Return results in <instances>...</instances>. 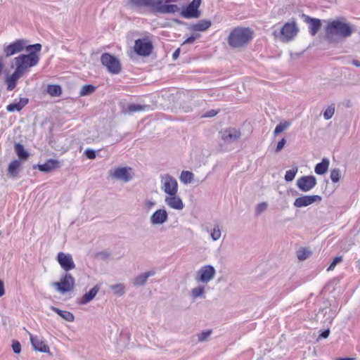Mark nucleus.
I'll return each instance as SVG.
<instances>
[{
  "instance_id": "obj_26",
  "label": "nucleus",
  "mask_w": 360,
  "mask_h": 360,
  "mask_svg": "<svg viewBox=\"0 0 360 360\" xmlns=\"http://www.w3.org/2000/svg\"><path fill=\"white\" fill-rule=\"evenodd\" d=\"M212 23L210 20H201L195 24L191 25L190 27V30L193 31L203 32L208 30L210 27Z\"/></svg>"
},
{
  "instance_id": "obj_47",
  "label": "nucleus",
  "mask_w": 360,
  "mask_h": 360,
  "mask_svg": "<svg viewBox=\"0 0 360 360\" xmlns=\"http://www.w3.org/2000/svg\"><path fill=\"white\" fill-rule=\"evenodd\" d=\"M268 204L266 202L259 203L255 207V212L257 214H260L266 210Z\"/></svg>"
},
{
  "instance_id": "obj_17",
  "label": "nucleus",
  "mask_w": 360,
  "mask_h": 360,
  "mask_svg": "<svg viewBox=\"0 0 360 360\" xmlns=\"http://www.w3.org/2000/svg\"><path fill=\"white\" fill-rule=\"evenodd\" d=\"M165 202L169 208L173 210H182L184 207V204L177 193L173 195H166Z\"/></svg>"
},
{
  "instance_id": "obj_45",
  "label": "nucleus",
  "mask_w": 360,
  "mask_h": 360,
  "mask_svg": "<svg viewBox=\"0 0 360 360\" xmlns=\"http://www.w3.org/2000/svg\"><path fill=\"white\" fill-rule=\"evenodd\" d=\"M310 254H311L310 251H309L306 249H302V250H300L299 251H297V256L300 260H304L309 257Z\"/></svg>"
},
{
  "instance_id": "obj_21",
  "label": "nucleus",
  "mask_w": 360,
  "mask_h": 360,
  "mask_svg": "<svg viewBox=\"0 0 360 360\" xmlns=\"http://www.w3.org/2000/svg\"><path fill=\"white\" fill-rule=\"evenodd\" d=\"M29 99L27 98H20L19 101L16 99L12 103L6 106V110L9 112H20L28 103Z\"/></svg>"
},
{
  "instance_id": "obj_61",
  "label": "nucleus",
  "mask_w": 360,
  "mask_h": 360,
  "mask_svg": "<svg viewBox=\"0 0 360 360\" xmlns=\"http://www.w3.org/2000/svg\"><path fill=\"white\" fill-rule=\"evenodd\" d=\"M179 0H165V3L169 4L172 2H177Z\"/></svg>"
},
{
  "instance_id": "obj_50",
  "label": "nucleus",
  "mask_w": 360,
  "mask_h": 360,
  "mask_svg": "<svg viewBox=\"0 0 360 360\" xmlns=\"http://www.w3.org/2000/svg\"><path fill=\"white\" fill-rule=\"evenodd\" d=\"M12 349L14 353L20 354L21 352V345L18 341H13L12 343Z\"/></svg>"
},
{
  "instance_id": "obj_44",
  "label": "nucleus",
  "mask_w": 360,
  "mask_h": 360,
  "mask_svg": "<svg viewBox=\"0 0 360 360\" xmlns=\"http://www.w3.org/2000/svg\"><path fill=\"white\" fill-rule=\"evenodd\" d=\"M335 113V104H331L328 106V108L325 110L323 112V117L325 120H330Z\"/></svg>"
},
{
  "instance_id": "obj_36",
  "label": "nucleus",
  "mask_w": 360,
  "mask_h": 360,
  "mask_svg": "<svg viewBox=\"0 0 360 360\" xmlns=\"http://www.w3.org/2000/svg\"><path fill=\"white\" fill-rule=\"evenodd\" d=\"M194 174L189 171H182L180 175V181L185 184L191 183L193 179Z\"/></svg>"
},
{
  "instance_id": "obj_29",
  "label": "nucleus",
  "mask_w": 360,
  "mask_h": 360,
  "mask_svg": "<svg viewBox=\"0 0 360 360\" xmlns=\"http://www.w3.org/2000/svg\"><path fill=\"white\" fill-rule=\"evenodd\" d=\"M329 167V160L327 158H323L320 163H318L314 169L316 174L321 175L325 174Z\"/></svg>"
},
{
  "instance_id": "obj_25",
  "label": "nucleus",
  "mask_w": 360,
  "mask_h": 360,
  "mask_svg": "<svg viewBox=\"0 0 360 360\" xmlns=\"http://www.w3.org/2000/svg\"><path fill=\"white\" fill-rule=\"evenodd\" d=\"M100 290V287L98 285H95L93 288H91L88 292L85 293L80 302L79 304H86L91 302L96 295L98 292Z\"/></svg>"
},
{
  "instance_id": "obj_40",
  "label": "nucleus",
  "mask_w": 360,
  "mask_h": 360,
  "mask_svg": "<svg viewBox=\"0 0 360 360\" xmlns=\"http://www.w3.org/2000/svg\"><path fill=\"white\" fill-rule=\"evenodd\" d=\"M110 288L113 291L114 294L121 296L125 293V287L122 283L112 285Z\"/></svg>"
},
{
  "instance_id": "obj_27",
  "label": "nucleus",
  "mask_w": 360,
  "mask_h": 360,
  "mask_svg": "<svg viewBox=\"0 0 360 360\" xmlns=\"http://www.w3.org/2000/svg\"><path fill=\"white\" fill-rule=\"evenodd\" d=\"M205 286L202 285H198V286L191 289L190 292V297L193 300H196L198 298H205Z\"/></svg>"
},
{
  "instance_id": "obj_8",
  "label": "nucleus",
  "mask_w": 360,
  "mask_h": 360,
  "mask_svg": "<svg viewBox=\"0 0 360 360\" xmlns=\"http://www.w3.org/2000/svg\"><path fill=\"white\" fill-rule=\"evenodd\" d=\"M101 62L103 66H105L108 72L112 74L116 75L121 71V64L120 60L110 55L108 53L102 54L101 57Z\"/></svg>"
},
{
  "instance_id": "obj_18",
  "label": "nucleus",
  "mask_w": 360,
  "mask_h": 360,
  "mask_svg": "<svg viewBox=\"0 0 360 360\" xmlns=\"http://www.w3.org/2000/svg\"><path fill=\"white\" fill-rule=\"evenodd\" d=\"M29 336L32 346L34 349L40 352L50 354V349L44 342L39 338L37 336H34L32 333H29Z\"/></svg>"
},
{
  "instance_id": "obj_24",
  "label": "nucleus",
  "mask_w": 360,
  "mask_h": 360,
  "mask_svg": "<svg viewBox=\"0 0 360 360\" xmlns=\"http://www.w3.org/2000/svg\"><path fill=\"white\" fill-rule=\"evenodd\" d=\"M181 14L185 18H198L200 15L198 8L191 4H189L186 10L183 11Z\"/></svg>"
},
{
  "instance_id": "obj_55",
  "label": "nucleus",
  "mask_w": 360,
  "mask_h": 360,
  "mask_svg": "<svg viewBox=\"0 0 360 360\" xmlns=\"http://www.w3.org/2000/svg\"><path fill=\"white\" fill-rule=\"evenodd\" d=\"M217 114V112L214 110H210V111H207L205 114V117H214V115H216Z\"/></svg>"
},
{
  "instance_id": "obj_10",
  "label": "nucleus",
  "mask_w": 360,
  "mask_h": 360,
  "mask_svg": "<svg viewBox=\"0 0 360 360\" xmlns=\"http://www.w3.org/2000/svg\"><path fill=\"white\" fill-rule=\"evenodd\" d=\"M110 176L116 180L127 183L132 179V168L130 167H120L109 172Z\"/></svg>"
},
{
  "instance_id": "obj_32",
  "label": "nucleus",
  "mask_w": 360,
  "mask_h": 360,
  "mask_svg": "<svg viewBox=\"0 0 360 360\" xmlns=\"http://www.w3.org/2000/svg\"><path fill=\"white\" fill-rule=\"evenodd\" d=\"M20 167V161L18 160H15L12 161L8 167V174L13 176L15 177L18 175V169Z\"/></svg>"
},
{
  "instance_id": "obj_39",
  "label": "nucleus",
  "mask_w": 360,
  "mask_h": 360,
  "mask_svg": "<svg viewBox=\"0 0 360 360\" xmlns=\"http://www.w3.org/2000/svg\"><path fill=\"white\" fill-rule=\"evenodd\" d=\"M47 93L51 96H58L61 94V88L59 85L50 84L47 87Z\"/></svg>"
},
{
  "instance_id": "obj_7",
  "label": "nucleus",
  "mask_w": 360,
  "mask_h": 360,
  "mask_svg": "<svg viewBox=\"0 0 360 360\" xmlns=\"http://www.w3.org/2000/svg\"><path fill=\"white\" fill-rule=\"evenodd\" d=\"M161 190L166 195H173L178 193V183L176 179L166 174L160 176Z\"/></svg>"
},
{
  "instance_id": "obj_60",
  "label": "nucleus",
  "mask_w": 360,
  "mask_h": 360,
  "mask_svg": "<svg viewBox=\"0 0 360 360\" xmlns=\"http://www.w3.org/2000/svg\"><path fill=\"white\" fill-rule=\"evenodd\" d=\"M352 63L356 67H360V62L357 60H353Z\"/></svg>"
},
{
  "instance_id": "obj_31",
  "label": "nucleus",
  "mask_w": 360,
  "mask_h": 360,
  "mask_svg": "<svg viewBox=\"0 0 360 360\" xmlns=\"http://www.w3.org/2000/svg\"><path fill=\"white\" fill-rule=\"evenodd\" d=\"M149 109V105L132 103L128 105L127 112L129 114H132L137 112L148 110Z\"/></svg>"
},
{
  "instance_id": "obj_62",
  "label": "nucleus",
  "mask_w": 360,
  "mask_h": 360,
  "mask_svg": "<svg viewBox=\"0 0 360 360\" xmlns=\"http://www.w3.org/2000/svg\"><path fill=\"white\" fill-rule=\"evenodd\" d=\"M335 360H353V359L351 358H339V359H336Z\"/></svg>"
},
{
  "instance_id": "obj_11",
  "label": "nucleus",
  "mask_w": 360,
  "mask_h": 360,
  "mask_svg": "<svg viewBox=\"0 0 360 360\" xmlns=\"http://www.w3.org/2000/svg\"><path fill=\"white\" fill-rule=\"evenodd\" d=\"M75 285V279L70 274H66L60 282L53 283L52 285L62 294L71 291Z\"/></svg>"
},
{
  "instance_id": "obj_5",
  "label": "nucleus",
  "mask_w": 360,
  "mask_h": 360,
  "mask_svg": "<svg viewBox=\"0 0 360 360\" xmlns=\"http://www.w3.org/2000/svg\"><path fill=\"white\" fill-rule=\"evenodd\" d=\"M298 30L295 22L293 21L292 22H286L279 33L277 31H274L273 34L276 37L279 36L282 41H289L297 35Z\"/></svg>"
},
{
  "instance_id": "obj_28",
  "label": "nucleus",
  "mask_w": 360,
  "mask_h": 360,
  "mask_svg": "<svg viewBox=\"0 0 360 360\" xmlns=\"http://www.w3.org/2000/svg\"><path fill=\"white\" fill-rule=\"evenodd\" d=\"M179 11V8L177 5L175 4H163V1H162V5L160 8L159 13H174Z\"/></svg>"
},
{
  "instance_id": "obj_6",
  "label": "nucleus",
  "mask_w": 360,
  "mask_h": 360,
  "mask_svg": "<svg viewBox=\"0 0 360 360\" xmlns=\"http://www.w3.org/2000/svg\"><path fill=\"white\" fill-rule=\"evenodd\" d=\"M216 270L212 265H204L195 273V281L197 283L207 284L215 276Z\"/></svg>"
},
{
  "instance_id": "obj_19",
  "label": "nucleus",
  "mask_w": 360,
  "mask_h": 360,
  "mask_svg": "<svg viewBox=\"0 0 360 360\" xmlns=\"http://www.w3.org/2000/svg\"><path fill=\"white\" fill-rule=\"evenodd\" d=\"M24 75L22 72H21L16 68L14 72L11 75H7L6 77V83L7 84V89L8 91H12L14 89L17 84V81Z\"/></svg>"
},
{
  "instance_id": "obj_52",
  "label": "nucleus",
  "mask_w": 360,
  "mask_h": 360,
  "mask_svg": "<svg viewBox=\"0 0 360 360\" xmlns=\"http://www.w3.org/2000/svg\"><path fill=\"white\" fill-rule=\"evenodd\" d=\"M155 205V202L153 200H146L144 201V207L148 210L152 209Z\"/></svg>"
},
{
  "instance_id": "obj_38",
  "label": "nucleus",
  "mask_w": 360,
  "mask_h": 360,
  "mask_svg": "<svg viewBox=\"0 0 360 360\" xmlns=\"http://www.w3.org/2000/svg\"><path fill=\"white\" fill-rule=\"evenodd\" d=\"M95 89L96 87L94 86L91 84H85L82 86L79 94L80 96H88L94 93Z\"/></svg>"
},
{
  "instance_id": "obj_1",
  "label": "nucleus",
  "mask_w": 360,
  "mask_h": 360,
  "mask_svg": "<svg viewBox=\"0 0 360 360\" xmlns=\"http://www.w3.org/2000/svg\"><path fill=\"white\" fill-rule=\"evenodd\" d=\"M326 38L330 43H337L352 35L353 26L344 18L329 21L326 27Z\"/></svg>"
},
{
  "instance_id": "obj_54",
  "label": "nucleus",
  "mask_w": 360,
  "mask_h": 360,
  "mask_svg": "<svg viewBox=\"0 0 360 360\" xmlns=\"http://www.w3.org/2000/svg\"><path fill=\"white\" fill-rule=\"evenodd\" d=\"M330 334V330L329 329H326L323 331H322V333L320 334L319 337V339L320 338H327L328 337Z\"/></svg>"
},
{
  "instance_id": "obj_57",
  "label": "nucleus",
  "mask_w": 360,
  "mask_h": 360,
  "mask_svg": "<svg viewBox=\"0 0 360 360\" xmlns=\"http://www.w3.org/2000/svg\"><path fill=\"white\" fill-rule=\"evenodd\" d=\"M5 293L4 285L3 281L0 280V297L3 296Z\"/></svg>"
},
{
  "instance_id": "obj_4",
  "label": "nucleus",
  "mask_w": 360,
  "mask_h": 360,
  "mask_svg": "<svg viewBox=\"0 0 360 360\" xmlns=\"http://www.w3.org/2000/svg\"><path fill=\"white\" fill-rule=\"evenodd\" d=\"M30 44L25 39H17L8 44H4L2 49L3 54L1 56L9 58L12 56L22 52L23 51H27Z\"/></svg>"
},
{
  "instance_id": "obj_15",
  "label": "nucleus",
  "mask_w": 360,
  "mask_h": 360,
  "mask_svg": "<svg viewBox=\"0 0 360 360\" xmlns=\"http://www.w3.org/2000/svg\"><path fill=\"white\" fill-rule=\"evenodd\" d=\"M168 213L165 208L155 210L149 218L150 224L152 226H160L168 220Z\"/></svg>"
},
{
  "instance_id": "obj_37",
  "label": "nucleus",
  "mask_w": 360,
  "mask_h": 360,
  "mask_svg": "<svg viewBox=\"0 0 360 360\" xmlns=\"http://www.w3.org/2000/svg\"><path fill=\"white\" fill-rule=\"evenodd\" d=\"M292 123L290 121H284L280 122L275 128L274 134L275 136L283 132L284 130L287 129L290 126H291Z\"/></svg>"
},
{
  "instance_id": "obj_46",
  "label": "nucleus",
  "mask_w": 360,
  "mask_h": 360,
  "mask_svg": "<svg viewBox=\"0 0 360 360\" xmlns=\"http://www.w3.org/2000/svg\"><path fill=\"white\" fill-rule=\"evenodd\" d=\"M340 172L339 169H333L330 172V179L333 182L336 183L340 180Z\"/></svg>"
},
{
  "instance_id": "obj_23",
  "label": "nucleus",
  "mask_w": 360,
  "mask_h": 360,
  "mask_svg": "<svg viewBox=\"0 0 360 360\" xmlns=\"http://www.w3.org/2000/svg\"><path fill=\"white\" fill-rule=\"evenodd\" d=\"M309 23V31L312 36H315L319 30L321 23V20L317 18L306 17V20Z\"/></svg>"
},
{
  "instance_id": "obj_13",
  "label": "nucleus",
  "mask_w": 360,
  "mask_h": 360,
  "mask_svg": "<svg viewBox=\"0 0 360 360\" xmlns=\"http://www.w3.org/2000/svg\"><path fill=\"white\" fill-rule=\"evenodd\" d=\"M296 185L300 191L308 192L316 185V179L311 175L303 176L297 180Z\"/></svg>"
},
{
  "instance_id": "obj_41",
  "label": "nucleus",
  "mask_w": 360,
  "mask_h": 360,
  "mask_svg": "<svg viewBox=\"0 0 360 360\" xmlns=\"http://www.w3.org/2000/svg\"><path fill=\"white\" fill-rule=\"evenodd\" d=\"M221 236V231L219 225H214L213 229L210 232V237L212 240L216 241L218 240Z\"/></svg>"
},
{
  "instance_id": "obj_14",
  "label": "nucleus",
  "mask_w": 360,
  "mask_h": 360,
  "mask_svg": "<svg viewBox=\"0 0 360 360\" xmlns=\"http://www.w3.org/2000/svg\"><path fill=\"white\" fill-rule=\"evenodd\" d=\"M322 198L319 195H302L297 198L293 203L295 207L301 208L309 206L314 202H320Z\"/></svg>"
},
{
  "instance_id": "obj_34",
  "label": "nucleus",
  "mask_w": 360,
  "mask_h": 360,
  "mask_svg": "<svg viewBox=\"0 0 360 360\" xmlns=\"http://www.w3.org/2000/svg\"><path fill=\"white\" fill-rule=\"evenodd\" d=\"M126 6L131 8L146 7V0H128Z\"/></svg>"
},
{
  "instance_id": "obj_30",
  "label": "nucleus",
  "mask_w": 360,
  "mask_h": 360,
  "mask_svg": "<svg viewBox=\"0 0 360 360\" xmlns=\"http://www.w3.org/2000/svg\"><path fill=\"white\" fill-rule=\"evenodd\" d=\"M51 309L67 321L72 322L75 320L74 315L70 311H63L55 307H51Z\"/></svg>"
},
{
  "instance_id": "obj_16",
  "label": "nucleus",
  "mask_w": 360,
  "mask_h": 360,
  "mask_svg": "<svg viewBox=\"0 0 360 360\" xmlns=\"http://www.w3.org/2000/svg\"><path fill=\"white\" fill-rule=\"evenodd\" d=\"M57 261L60 265L61 268L65 271H70L75 268V264L73 262L72 255L60 252L57 255Z\"/></svg>"
},
{
  "instance_id": "obj_22",
  "label": "nucleus",
  "mask_w": 360,
  "mask_h": 360,
  "mask_svg": "<svg viewBox=\"0 0 360 360\" xmlns=\"http://www.w3.org/2000/svg\"><path fill=\"white\" fill-rule=\"evenodd\" d=\"M155 274V271H148L143 274H141L133 279L132 283L134 286H142L146 283L148 278L153 276Z\"/></svg>"
},
{
  "instance_id": "obj_42",
  "label": "nucleus",
  "mask_w": 360,
  "mask_h": 360,
  "mask_svg": "<svg viewBox=\"0 0 360 360\" xmlns=\"http://www.w3.org/2000/svg\"><path fill=\"white\" fill-rule=\"evenodd\" d=\"M297 172H298L297 167H294L291 169L288 170L285 174V177H284L285 180L287 182L292 181L295 179Z\"/></svg>"
},
{
  "instance_id": "obj_33",
  "label": "nucleus",
  "mask_w": 360,
  "mask_h": 360,
  "mask_svg": "<svg viewBox=\"0 0 360 360\" xmlns=\"http://www.w3.org/2000/svg\"><path fill=\"white\" fill-rule=\"evenodd\" d=\"M15 151L21 160H25L29 156V154L27 151L25 150L24 146L19 143L15 144Z\"/></svg>"
},
{
  "instance_id": "obj_43",
  "label": "nucleus",
  "mask_w": 360,
  "mask_h": 360,
  "mask_svg": "<svg viewBox=\"0 0 360 360\" xmlns=\"http://www.w3.org/2000/svg\"><path fill=\"white\" fill-rule=\"evenodd\" d=\"M212 331L211 330H203L201 333H200L199 334H198L197 336H198V341L200 342L207 341L212 334Z\"/></svg>"
},
{
  "instance_id": "obj_20",
  "label": "nucleus",
  "mask_w": 360,
  "mask_h": 360,
  "mask_svg": "<svg viewBox=\"0 0 360 360\" xmlns=\"http://www.w3.org/2000/svg\"><path fill=\"white\" fill-rule=\"evenodd\" d=\"M60 167V161L53 159L48 160L44 164L34 165V168L37 167L39 171L44 172H50Z\"/></svg>"
},
{
  "instance_id": "obj_48",
  "label": "nucleus",
  "mask_w": 360,
  "mask_h": 360,
  "mask_svg": "<svg viewBox=\"0 0 360 360\" xmlns=\"http://www.w3.org/2000/svg\"><path fill=\"white\" fill-rule=\"evenodd\" d=\"M342 256H338V257H335L333 262H331V264H330V266H328L327 271H333L335 266L340 263V262H342Z\"/></svg>"
},
{
  "instance_id": "obj_51",
  "label": "nucleus",
  "mask_w": 360,
  "mask_h": 360,
  "mask_svg": "<svg viewBox=\"0 0 360 360\" xmlns=\"http://www.w3.org/2000/svg\"><path fill=\"white\" fill-rule=\"evenodd\" d=\"M200 37L199 34L192 35L187 38L181 44V46H184L187 44H193L197 38Z\"/></svg>"
},
{
  "instance_id": "obj_9",
  "label": "nucleus",
  "mask_w": 360,
  "mask_h": 360,
  "mask_svg": "<svg viewBox=\"0 0 360 360\" xmlns=\"http://www.w3.org/2000/svg\"><path fill=\"white\" fill-rule=\"evenodd\" d=\"M153 49V43L148 37L135 40L134 50L139 56H148Z\"/></svg>"
},
{
  "instance_id": "obj_2",
  "label": "nucleus",
  "mask_w": 360,
  "mask_h": 360,
  "mask_svg": "<svg viewBox=\"0 0 360 360\" xmlns=\"http://www.w3.org/2000/svg\"><path fill=\"white\" fill-rule=\"evenodd\" d=\"M41 50V44L30 45L27 51L28 54H21L15 57L13 60V65L23 74L27 72L30 68L37 65L39 61V56L37 53Z\"/></svg>"
},
{
  "instance_id": "obj_3",
  "label": "nucleus",
  "mask_w": 360,
  "mask_h": 360,
  "mask_svg": "<svg viewBox=\"0 0 360 360\" xmlns=\"http://www.w3.org/2000/svg\"><path fill=\"white\" fill-rule=\"evenodd\" d=\"M254 32L249 27L234 28L228 37V44L233 49L245 47L253 38Z\"/></svg>"
},
{
  "instance_id": "obj_56",
  "label": "nucleus",
  "mask_w": 360,
  "mask_h": 360,
  "mask_svg": "<svg viewBox=\"0 0 360 360\" xmlns=\"http://www.w3.org/2000/svg\"><path fill=\"white\" fill-rule=\"evenodd\" d=\"M179 53H180V49L178 48L177 49L175 50V51L172 54V58L174 60H176L179 56Z\"/></svg>"
},
{
  "instance_id": "obj_58",
  "label": "nucleus",
  "mask_w": 360,
  "mask_h": 360,
  "mask_svg": "<svg viewBox=\"0 0 360 360\" xmlns=\"http://www.w3.org/2000/svg\"><path fill=\"white\" fill-rule=\"evenodd\" d=\"M4 68V56H0V76L1 75Z\"/></svg>"
},
{
  "instance_id": "obj_12",
  "label": "nucleus",
  "mask_w": 360,
  "mask_h": 360,
  "mask_svg": "<svg viewBox=\"0 0 360 360\" xmlns=\"http://www.w3.org/2000/svg\"><path fill=\"white\" fill-rule=\"evenodd\" d=\"M219 134L221 140L226 143H233L238 141L241 136L240 130L236 128H226L222 129Z\"/></svg>"
},
{
  "instance_id": "obj_49",
  "label": "nucleus",
  "mask_w": 360,
  "mask_h": 360,
  "mask_svg": "<svg viewBox=\"0 0 360 360\" xmlns=\"http://www.w3.org/2000/svg\"><path fill=\"white\" fill-rule=\"evenodd\" d=\"M84 155L91 160L95 159L96 156V151L90 148L85 150Z\"/></svg>"
},
{
  "instance_id": "obj_59",
  "label": "nucleus",
  "mask_w": 360,
  "mask_h": 360,
  "mask_svg": "<svg viewBox=\"0 0 360 360\" xmlns=\"http://www.w3.org/2000/svg\"><path fill=\"white\" fill-rule=\"evenodd\" d=\"M191 4L199 8L201 4V0H193V1Z\"/></svg>"
},
{
  "instance_id": "obj_35",
  "label": "nucleus",
  "mask_w": 360,
  "mask_h": 360,
  "mask_svg": "<svg viewBox=\"0 0 360 360\" xmlns=\"http://www.w3.org/2000/svg\"><path fill=\"white\" fill-rule=\"evenodd\" d=\"M162 0H146V7L152 11L159 13Z\"/></svg>"
},
{
  "instance_id": "obj_53",
  "label": "nucleus",
  "mask_w": 360,
  "mask_h": 360,
  "mask_svg": "<svg viewBox=\"0 0 360 360\" xmlns=\"http://www.w3.org/2000/svg\"><path fill=\"white\" fill-rule=\"evenodd\" d=\"M286 143V141L284 138H283L277 144V146L276 148V152L278 153L280 152L284 147L285 144Z\"/></svg>"
}]
</instances>
